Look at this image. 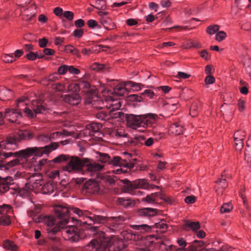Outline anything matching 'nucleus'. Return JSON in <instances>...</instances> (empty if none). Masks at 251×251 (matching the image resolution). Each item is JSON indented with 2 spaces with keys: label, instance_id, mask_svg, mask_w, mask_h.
<instances>
[{
  "label": "nucleus",
  "instance_id": "nucleus-1",
  "mask_svg": "<svg viewBox=\"0 0 251 251\" xmlns=\"http://www.w3.org/2000/svg\"><path fill=\"white\" fill-rule=\"evenodd\" d=\"M126 86L134 88L135 90L140 89L138 84L129 81L118 84L113 90H109L106 88L104 83L99 82V86L97 89H91L85 91L86 101L92 104L97 109L106 107L110 112L117 110L121 107V102L117 97L118 96H124L127 94Z\"/></svg>",
  "mask_w": 251,
  "mask_h": 251
},
{
  "label": "nucleus",
  "instance_id": "nucleus-2",
  "mask_svg": "<svg viewBox=\"0 0 251 251\" xmlns=\"http://www.w3.org/2000/svg\"><path fill=\"white\" fill-rule=\"evenodd\" d=\"M123 245L122 240L109 239L104 232L100 231L97 233L96 239L92 240L85 248L92 251H104L106 248L109 251H121Z\"/></svg>",
  "mask_w": 251,
  "mask_h": 251
},
{
  "label": "nucleus",
  "instance_id": "nucleus-3",
  "mask_svg": "<svg viewBox=\"0 0 251 251\" xmlns=\"http://www.w3.org/2000/svg\"><path fill=\"white\" fill-rule=\"evenodd\" d=\"M103 166L92 163L88 158L81 160L78 157H72L69 163L63 166L62 169L68 172H78L85 170V174L88 176H98V172L101 171Z\"/></svg>",
  "mask_w": 251,
  "mask_h": 251
},
{
  "label": "nucleus",
  "instance_id": "nucleus-4",
  "mask_svg": "<svg viewBox=\"0 0 251 251\" xmlns=\"http://www.w3.org/2000/svg\"><path fill=\"white\" fill-rule=\"evenodd\" d=\"M55 214L59 219L56 226L53 228H49L48 232L56 233L60 228H63L69 222L70 217V210L66 205H58L54 208Z\"/></svg>",
  "mask_w": 251,
  "mask_h": 251
},
{
  "label": "nucleus",
  "instance_id": "nucleus-5",
  "mask_svg": "<svg viewBox=\"0 0 251 251\" xmlns=\"http://www.w3.org/2000/svg\"><path fill=\"white\" fill-rule=\"evenodd\" d=\"M58 147V144L53 143L50 145L44 147H32L22 150L19 151L20 156L24 158L31 156L35 155L38 156H41L44 154H48L51 151L55 150Z\"/></svg>",
  "mask_w": 251,
  "mask_h": 251
},
{
  "label": "nucleus",
  "instance_id": "nucleus-6",
  "mask_svg": "<svg viewBox=\"0 0 251 251\" xmlns=\"http://www.w3.org/2000/svg\"><path fill=\"white\" fill-rule=\"evenodd\" d=\"M62 234L66 240H69L72 242H77L79 238H82L85 237L86 234H88L89 230L85 231L84 235L81 233V231L78 230L77 228L74 226H68L62 228Z\"/></svg>",
  "mask_w": 251,
  "mask_h": 251
},
{
  "label": "nucleus",
  "instance_id": "nucleus-7",
  "mask_svg": "<svg viewBox=\"0 0 251 251\" xmlns=\"http://www.w3.org/2000/svg\"><path fill=\"white\" fill-rule=\"evenodd\" d=\"M125 184L126 185L127 188L126 189V192L131 194L132 195H141L142 192L140 191L137 190L133 192L134 189H148L150 188V185L147 181L145 179H137L134 181L131 182L128 180L125 179L124 180Z\"/></svg>",
  "mask_w": 251,
  "mask_h": 251
},
{
  "label": "nucleus",
  "instance_id": "nucleus-8",
  "mask_svg": "<svg viewBox=\"0 0 251 251\" xmlns=\"http://www.w3.org/2000/svg\"><path fill=\"white\" fill-rule=\"evenodd\" d=\"M45 110L44 103L41 100H33L32 103L23 109L25 115L29 118H34L37 114L41 113Z\"/></svg>",
  "mask_w": 251,
  "mask_h": 251
},
{
  "label": "nucleus",
  "instance_id": "nucleus-9",
  "mask_svg": "<svg viewBox=\"0 0 251 251\" xmlns=\"http://www.w3.org/2000/svg\"><path fill=\"white\" fill-rule=\"evenodd\" d=\"M113 163L116 166L112 172L115 174H121L127 172V169L133 168V163H128L127 162H124L121 157H115L113 159Z\"/></svg>",
  "mask_w": 251,
  "mask_h": 251
},
{
  "label": "nucleus",
  "instance_id": "nucleus-10",
  "mask_svg": "<svg viewBox=\"0 0 251 251\" xmlns=\"http://www.w3.org/2000/svg\"><path fill=\"white\" fill-rule=\"evenodd\" d=\"M72 210L79 217L85 218L87 220L84 223L91 225L95 223H101L104 221V218L100 216H88L87 211L83 212L78 208H72Z\"/></svg>",
  "mask_w": 251,
  "mask_h": 251
},
{
  "label": "nucleus",
  "instance_id": "nucleus-11",
  "mask_svg": "<svg viewBox=\"0 0 251 251\" xmlns=\"http://www.w3.org/2000/svg\"><path fill=\"white\" fill-rule=\"evenodd\" d=\"M4 116L8 121L16 124H20L23 118L21 112L14 108H6Z\"/></svg>",
  "mask_w": 251,
  "mask_h": 251
},
{
  "label": "nucleus",
  "instance_id": "nucleus-12",
  "mask_svg": "<svg viewBox=\"0 0 251 251\" xmlns=\"http://www.w3.org/2000/svg\"><path fill=\"white\" fill-rule=\"evenodd\" d=\"M43 183L42 177L40 175H33L29 178L28 182L26 184V187L31 191L37 193L40 192L38 189Z\"/></svg>",
  "mask_w": 251,
  "mask_h": 251
},
{
  "label": "nucleus",
  "instance_id": "nucleus-13",
  "mask_svg": "<svg viewBox=\"0 0 251 251\" xmlns=\"http://www.w3.org/2000/svg\"><path fill=\"white\" fill-rule=\"evenodd\" d=\"M142 118V115H128L126 117L127 126L134 129L143 127Z\"/></svg>",
  "mask_w": 251,
  "mask_h": 251
},
{
  "label": "nucleus",
  "instance_id": "nucleus-14",
  "mask_svg": "<svg viewBox=\"0 0 251 251\" xmlns=\"http://www.w3.org/2000/svg\"><path fill=\"white\" fill-rule=\"evenodd\" d=\"M98 173V176L95 175L93 176L95 179L90 178L88 181H87L85 185L84 188L86 190V192L90 194H96L99 191V185L98 184V178L99 176V172Z\"/></svg>",
  "mask_w": 251,
  "mask_h": 251
},
{
  "label": "nucleus",
  "instance_id": "nucleus-15",
  "mask_svg": "<svg viewBox=\"0 0 251 251\" xmlns=\"http://www.w3.org/2000/svg\"><path fill=\"white\" fill-rule=\"evenodd\" d=\"M143 115V127L147 128L153 127L156 123L158 117L157 115L149 113Z\"/></svg>",
  "mask_w": 251,
  "mask_h": 251
},
{
  "label": "nucleus",
  "instance_id": "nucleus-16",
  "mask_svg": "<svg viewBox=\"0 0 251 251\" xmlns=\"http://www.w3.org/2000/svg\"><path fill=\"white\" fill-rule=\"evenodd\" d=\"M73 92V93L62 96L63 101L70 105H76L78 104L81 101L80 97L77 92L73 91H71L70 92Z\"/></svg>",
  "mask_w": 251,
  "mask_h": 251
},
{
  "label": "nucleus",
  "instance_id": "nucleus-17",
  "mask_svg": "<svg viewBox=\"0 0 251 251\" xmlns=\"http://www.w3.org/2000/svg\"><path fill=\"white\" fill-rule=\"evenodd\" d=\"M90 87V83L84 80L80 81L78 84H71L68 86V90L69 92L73 91L77 92L79 89H88Z\"/></svg>",
  "mask_w": 251,
  "mask_h": 251
},
{
  "label": "nucleus",
  "instance_id": "nucleus-18",
  "mask_svg": "<svg viewBox=\"0 0 251 251\" xmlns=\"http://www.w3.org/2000/svg\"><path fill=\"white\" fill-rule=\"evenodd\" d=\"M12 177L1 178L0 177V193H4L9 190V185L13 183Z\"/></svg>",
  "mask_w": 251,
  "mask_h": 251
},
{
  "label": "nucleus",
  "instance_id": "nucleus-19",
  "mask_svg": "<svg viewBox=\"0 0 251 251\" xmlns=\"http://www.w3.org/2000/svg\"><path fill=\"white\" fill-rule=\"evenodd\" d=\"M100 23L106 30H111L116 28L117 26L113 20L109 17L100 21Z\"/></svg>",
  "mask_w": 251,
  "mask_h": 251
},
{
  "label": "nucleus",
  "instance_id": "nucleus-20",
  "mask_svg": "<svg viewBox=\"0 0 251 251\" xmlns=\"http://www.w3.org/2000/svg\"><path fill=\"white\" fill-rule=\"evenodd\" d=\"M43 222L48 226L47 229V232L49 233V236L53 235L55 233L48 232L49 228H53L56 225L54 226L55 223V219L53 216L47 215L43 218Z\"/></svg>",
  "mask_w": 251,
  "mask_h": 251
},
{
  "label": "nucleus",
  "instance_id": "nucleus-21",
  "mask_svg": "<svg viewBox=\"0 0 251 251\" xmlns=\"http://www.w3.org/2000/svg\"><path fill=\"white\" fill-rule=\"evenodd\" d=\"M184 127L181 122L174 123L169 127V132L174 135H180L183 133Z\"/></svg>",
  "mask_w": 251,
  "mask_h": 251
},
{
  "label": "nucleus",
  "instance_id": "nucleus-22",
  "mask_svg": "<svg viewBox=\"0 0 251 251\" xmlns=\"http://www.w3.org/2000/svg\"><path fill=\"white\" fill-rule=\"evenodd\" d=\"M56 184L53 181H49L45 183L40 190V192L44 194H50L56 189Z\"/></svg>",
  "mask_w": 251,
  "mask_h": 251
},
{
  "label": "nucleus",
  "instance_id": "nucleus-23",
  "mask_svg": "<svg viewBox=\"0 0 251 251\" xmlns=\"http://www.w3.org/2000/svg\"><path fill=\"white\" fill-rule=\"evenodd\" d=\"M18 135L19 136V139H17L15 138H12V137H10L9 138L11 139V141L15 140L16 141V143L19 141L20 140H27L31 139L33 137V134L27 130H19L18 132ZM17 145V144H16Z\"/></svg>",
  "mask_w": 251,
  "mask_h": 251
},
{
  "label": "nucleus",
  "instance_id": "nucleus-24",
  "mask_svg": "<svg viewBox=\"0 0 251 251\" xmlns=\"http://www.w3.org/2000/svg\"><path fill=\"white\" fill-rule=\"evenodd\" d=\"M121 235L123 237L124 240L126 241H138L141 239V236L137 235L135 233L129 232L127 230H124L121 232Z\"/></svg>",
  "mask_w": 251,
  "mask_h": 251
},
{
  "label": "nucleus",
  "instance_id": "nucleus-25",
  "mask_svg": "<svg viewBox=\"0 0 251 251\" xmlns=\"http://www.w3.org/2000/svg\"><path fill=\"white\" fill-rule=\"evenodd\" d=\"M0 148L8 150H14L17 148L16 141H11L10 138H7L5 141L0 142Z\"/></svg>",
  "mask_w": 251,
  "mask_h": 251
},
{
  "label": "nucleus",
  "instance_id": "nucleus-26",
  "mask_svg": "<svg viewBox=\"0 0 251 251\" xmlns=\"http://www.w3.org/2000/svg\"><path fill=\"white\" fill-rule=\"evenodd\" d=\"M138 214L141 216L153 217L157 214L156 209L151 208H144L139 209Z\"/></svg>",
  "mask_w": 251,
  "mask_h": 251
},
{
  "label": "nucleus",
  "instance_id": "nucleus-27",
  "mask_svg": "<svg viewBox=\"0 0 251 251\" xmlns=\"http://www.w3.org/2000/svg\"><path fill=\"white\" fill-rule=\"evenodd\" d=\"M117 202L118 204L122 205L125 208L133 207L135 204V202L134 200L123 198H119L117 201Z\"/></svg>",
  "mask_w": 251,
  "mask_h": 251
},
{
  "label": "nucleus",
  "instance_id": "nucleus-28",
  "mask_svg": "<svg viewBox=\"0 0 251 251\" xmlns=\"http://www.w3.org/2000/svg\"><path fill=\"white\" fill-rule=\"evenodd\" d=\"M227 186V184L225 178H219L216 181V184L215 186L216 191L219 195L222 194L223 190L225 189Z\"/></svg>",
  "mask_w": 251,
  "mask_h": 251
},
{
  "label": "nucleus",
  "instance_id": "nucleus-29",
  "mask_svg": "<svg viewBox=\"0 0 251 251\" xmlns=\"http://www.w3.org/2000/svg\"><path fill=\"white\" fill-rule=\"evenodd\" d=\"M244 6L242 4L241 0H234V5L231 8V13L236 15L240 11L243 10Z\"/></svg>",
  "mask_w": 251,
  "mask_h": 251
},
{
  "label": "nucleus",
  "instance_id": "nucleus-30",
  "mask_svg": "<svg viewBox=\"0 0 251 251\" xmlns=\"http://www.w3.org/2000/svg\"><path fill=\"white\" fill-rule=\"evenodd\" d=\"M27 101H28V100L26 97H23L17 100L15 104L16 109L21 112V110H23V108L28 105Z\"/></svg>",
  "mask_w": 251,
  "mask_h": 251
},
{
  "label": "nucleus",
  "instance_id": "nucleus-31",
  "mask_svg": "<svg viewBox=\"0 0 251 251\" xmlns=\"http://www.w3.org/2000/svg\"><path fill=\"white\" fill-rule=\"evenodd\" d=\"M132 228L139 231L142 233H145L147 232L151 231L152 229V226H150L146 224L143 225H134L131 226Z\"/></svg>",
  "mask_w": 251,
  "mask_h": 251
},
{
  "label": "nucleus",
  "instance_id": "nucleus-32",
  "mask_svg": "<svg viewBox=\"0 0 251 251\" xmlns=\"http://www.w3.org/2000/svg\"><path fill=\"white\" fill-rule=\"evenodd\" d=\"M167 228L168 226L164 221L155 223L152 226V229H155L156 231L159 233H164L166 232Z\"/></svg>",
  "mask_w": 251,
  "mask_h": 251
},
{
  "label": "nucleus",
  "instance_id": "nucleus-33",
  "mask_svg": "<svg viewBox=\"0 0 251 251\" xmlns=\"http://www.w3.org/2000/svg\"><path fill=\"white\" fill-rule=\"evenodd\" d=\"M13 211L10 205L3 204L0 206V216H12Z\"/></svg>",
  "mask_w": 251,
  "mask_h": 251
},
{
  "label": "nucleus",
  "instance_id": "nucleus-34",
  "mask_svg": "<svg viewBox=\"0 0 251 251\" xmlns=\"http://www.w3.org/2000/svg\"><path fill=\"white\" fill-rule=\"evenodd\" d=\"M61 135V133L60 132H55L51 134L50 137H48V136L46 135H40L38 136V139L39 141L42 142H49L51 139H53L55 137L60 136Z\"/></svg>",
  "mask_w": 251,
  "mask_h": 251
},
{
  "label": "nucleus",
  "instance_id": "nucleus-35",
  "mask_svg": "<svg viewBox=\"0 0 251 251\" xmlns=\"http://www.w3.org/2000/svg\"><path fill=\"white\" fill-rule=\"evenodd\" d=\"M12 95V92L8 89L2 88L0 89V97L4 100H9Z\"/></svg>",
  "mask_w": 251,
  "mask_h": 251
},
{
  "label": "nucleus",
  "instance_id": "nucleus-36",
  "mask_svg": "<svg viewBox=\"0 0 251 251\" xmlns=\"http://www.w3.org/2000/svg\"><path fill=\"white\" fill-rule=\"evenodd\" d=\"M200 227V225L199 222L187 221L184 225V228L185 229H190L194 231H197Z\"/></svg>",
  "mask_w": 251,
  "mask_h": 251
},
{
  "label": "nucleus",
  "instance_id": "nucleus-37",
  "mask_svg": "<svg viewBox=\"0 0 251 251\" xmlns=\"http://www.w3.org/2000/svg\"><path fill=\"white\" fill-rule=\"evenodd\" d=\"M65 51L67 53H71L76 55L77 57H80L79 50L71 45H66L64 48Z\"/></svg>",
  "mask_w": 251,
  "mask_h": 251
},
{
  "label": "nucleus",
  "instance_id": "nucleus-38",
  "mask_svg": "<svg viewBox=\"0 0 251 251\" xmlns=\"http://www.w3.org/2000/svg\"><path fill=\"white\" fill-rule=\"evenodd\" d=\"M34 161V158H33L32 159L31 163L34 165L35 168L34 169L35 170H39L42 169V168L45 165L47 162H48V160L47 159H42L40 160L39 161L36 162L35 161V163L36 164H34L33 163Z\"/></svg>",
  "mask_w": 251,
  "mask_h": 251
},
{
  "label": "nucleus",
  "instance_id": "nucleus-39",
  "mask_svg": "<svg viewBox=\"0 0 251 251\" xmlns=\"http://www.w3.org/2000/svg\"><path fill=\"white\" fill-rule=\"evenodd\" d=\"M203 245V242L201 241L195 240L192 245L189 246L187 251H197V248L195 246L201 247ZM179 251H187L185 249H180Z\"/></svg>",
  "mask_w": 251,
  "mask_h": 251
},
{
  "label": "nucleus",
  "instance_id": "nucleus-40",
  "mask_svg": "<svg viewBox=\"0 0 251 251\" xmlns=\"http://www.w3.org/2000/svg\"><path fill=\"white\" fill-rule=\"evenodd\" d=\"M220 27L217 25H210L208 26L206 30L207 34L210 35H212L216 34L219 31Z\"/></svg>",
  "mask_w": 251,
  "mask_h": 251
},
{
  "label": "nucleus",
  "instance_id": "nucleus-41",
  "mask_svg": "<svg viewBox=\"0 0 251 251\" xmlns=\"http://www.w3.org/2000/svg\"><path fill=\"white\" fill-rule=\"evenodd\" d=\"M172 248V245L169 241H163L159 245V248L162 251H170Z\"/></svg>",
  "mask_w": 251,
  "mask_h": 251
},
{
  "label": "nucleus",
  "instance_id": "nucleus-42",
  "mask_svg": "<svg viewBox=\"0 0 251 251\" xmlns=\"http://www.w3.org/2000/svg\"><path fill=\"white\" fill-rule=\"evenodd\" d=\"M3 246L7 250L16 251L17 249V247L14 244V243L9 240L4 241L3 243Z\"/></svg>",
  "mask_w": 251,
  "mask_h": 251
},
{
  "label": "nucleus",
  "instance_id": "nucleus-43",
  "mask_svg": "<svg viewBox=\"0 0 251 251\" xmlns=\"http://www.w3.org/2000/svg\"><path fill=\"white\" fill-rule=\"evenodd\" d=\"M245 133L242 130H238L234 133V141H243L245 137Z\"/></svg>",
  "mask_w": 251,
  "mask_h": 251
},
{
  "label": "nucleus",
  "instance_id": "nucleus-44",
  "mask_svg": "<svg viewBox=\"0 0 251 251\" xmlns=\"http://www.w3.org/2000/svg\"><path fill=\"white\" fill-rule=\"evenodd\" d=\"M12 216H0V224L2 226L9 225L11 222V217Z\"/></svg>",
  "mask_w": 251,
  "mask_h": 251
},
{
  "label": "nucleus",
  "instance_id": "nucleus-45",
  "mask_svg": "<svg viewBox=\"0 0 251 251\" xmlns=\"http://www.w3.org/2000/svg\"><path fill=\"white\" fill-rule=\"evenodd\" d=\"M100 127V124L97 123H92L90 125H87L86 130H90L91 131L95 132L98 131Z\"/></svg>",
  "mask_w": 251,
  "mask_h": 251
},
{
  "label": "nucleus",
  "instance_id": "nucleus-46",
  "mask_svg": "<svg viewBox=\"0 0 251 251\" xmlns=\"http://www.w3.org/2000/svg\"><path fill=\"white\" fill-rule=\"evenodd\" d=\"M227 35L226 32L224 31H218L215 35V40L221 42L224 41Z\"/></svg>",
  "mask_w": 251,
  "mask_h": 251
},
{
  "label": "nucleus",
  "instance_id": "nucleus-47",
  "mask_svg": "<svg viewBox=\"0 0 251 251\" xmlns=\"http://www.w3.org/2000/svg\"><path fill=\"white\" fill-rule=\"evenodd\" d=\"M233 209V206L230 203H224L221 208V212L222 213H225L229 212Z\"/></svg>",
  "mask_w": 251,
  "mask_h": 251
},
{
  "label": "nucleus",
  "instance_id": "nucleus-48",
  "mask_svg": "<svg viewBox=\"0 0 251 251\" xmlns=\"http://www.w3.org/2000/svg\"><path fill=\"white\" fill-rule=\"evenodd\" d=\"M30 9H31V10H33L34 11H32V12H31L29 14H28L27 13L28 10H27L25 11V13L23 14L24 16H27L26 18H25V17L24 18L25 20H30V19L33 18L35 15V10L36 9V6L35 5L33 4L30 6Z\"/></svg>",
  "mask_w": 251,
  "mask_h": 251
},
{
  "label": "nucleus",
  "instance_id": "nucleus-49",
  "mask_svg": "<svg viewBox=\"0 0 251 251\" xmlns=\"http://www.w3.org/2000/svg\"><path fill=\"white\" fill-rule=\"evenodd\" d=\"M158 195L157 193H152L150 195H147L146 197L144 199V201L148 203H153L157 200L156 196Z\"/></svg>",
  "mask_w": 251,
  "mask_h": 251
},
{
  "label": "nucleus",
  "instance_id": "nucleus-50",
  "mask_svg": "<svg viewBox=\"0 0 251 251\" xmlns=\"http://www.w3.org/2000/svg\"><path fill=\"white\" fill-rule=\"evenodd\" d=\"M99 161L101 162L102 164L101 165H103V167H104V164H103V163H106V162H108L109 160V157L108 155L106 153H99ZM97 164H98V163H97ZM99 165H100V164H99ZM103 168H102V169Z\"/></svg>",
  "mask_w": 251,
  "mask_h": 251
},
{
  "label": "nucleus",
  "instance_id": "nucleus-51",
  "mask_svg": "<svg viewBox=\"0 0 251 251\" xmlns=\"http://www.w3.org/2000/svg\"><path fill=\"white\" fill-rule=\"evenodd\" d=\"M96 8L99 10H104L106 8L105 2L104 0H96Z\"/></svg>",
  "mask_w": 251,
  "mask_h": 251
},
{
  "label": "nucleus",
  "instance_id": "nucleus-52",
  "mask_svg": "<svg viewBox=\"0 0 251 251\" xmlns=\"http://www.w3.org/2000/svg\"><path fill=\"white\" fill-rule=\"evenodd\" d=\"M2 60L6 63H11L15 60L12 55L8 54H3L1 55Z\"/></svg>",
  "mask_w": 251,
  "mask_h": 251
},
{
  "label": "nucleus",
  "instance_id": "nucleus-53",
  "mask_svg": "<svg viewBox=\"0 0 251 251\" xmlns=\"http://www.w3.org/2000/svg\"><path fill=\"white\" fill-rule=\"evenodd\" d=\"M112 135L117 138H121L126 136V134L122 129L115 130L112 132Z\"/></svg>",
  "mask_w": 251,
  "mask_h": 251
},
{
  "label": "nucleus",
  "instance_id": "nucleus-54",
  "mask_svg": "<svg viewBox=\"0 0 251 251\" xmlns=\"http://www.w3.org/2000/svg\"><path fill=\"white\" fill-rule=\"evenodd\" d=\"M49 237L52 240L57 241L56 245H53L52 246V250L53 251H61V244L58 241V240L56 237H52L51 236H49Z\"/></svg>",
  "mask_w": 251,
  "mask_h": 251
},
{
  "label": "nucleus",
  "instance_id": "nucleus-55",
  "mask_svg": "<svg viewBox=\"0 0 251 251\" xmlns=\"http://www.w3.org/2000/svg\"><path fill=\"white\" fill-rule=\"evenodd\" d=\"M190 76L191 75L190 74L182 72H178L177 74L174 75L175 77L178 79H187L189 78Z\"/></svg>",
  "mask_w": 251,
  "mask_h": 251
},
{
  "label": "nucleus",
  "instance_id": "nucleus-56",
  "mask_svg": "<svg viewBox=\"0 0 251 251\" xmlns=\"http://www.w3.org/2000/svg\"><path fill=\"white\" fill-rule=\"evenodd\" d=\"M240 83L245 85L239 88L240 92L243 95H247L249 92L247 84L243 81H240Z\"/></svg>",
  "mask_w": 251,
  "mask_h": 251
},
{
  "label": "nucleus",
  "instance_id": "nucleus-57",
  "mask_svg": "<svg viewBox=\"0 0 251 251\" xmlns=\"http://www.w3.org/2000/svg\"><path fill=\"white\" fill-rule=\"evenodd\" d=\"M168 104L170 106V108L175 110L176 109L178 105V100L177 99H173L170 100L168 102Z\"/></svg>",
  "mask_w": 251,
  "mask_h": 251
},
{
  "label": "nucleus",
  "instance_id": "nucleus-58",
  "mask_svg": "<svg viewBox=\"0 0 251 251\" xmlns=\"http://www.w3.org/2000/svg\"><path fill=\"white\" fill-rule=\"evenodd\" d=\"M88 25L89 27L92 28H100V26L98 24V22L94 20H90L87 22Z\"/></svg>",
  "mask_w": 251,
  "mask_h": 251
},
{
  "label": "nucleus",
  "instance_id": "nucleus-59",
  "mask_svg": "<svg viewBox=\"0 0 251 251\" xmlns=\"http://www.w3.org/2000/svg\"><path fill=\"white\" fill-rule=\"evenodd\" d=\"M241 28L244 30L251 32V24L250 22L243 23L241 25Z\"/></svg>",
  "mask_w": 251,
  "mask_h": 251
},
{
  "label": "nucleus",
  "instance_id": "nucleus-60",
  "mask_svg": "<svg viewBox=\"0 0 251 251\" xmlns=\"http://www.w3.org/2000/svg\"><path fill=\"white\" fill-rule=\"evenodd\" d=\"M215 81V78L211 75H208L204 79V82L206 85L213 84Z\"/></svg>",
  "mask_w": 251,
  "mask_h": 251
},
{
  "label": "nucleus",
  "instance_id": "nucleus-61",
  "mask_svg": "<svg viewBox=\"0 0 251 251\" xmlns=\"http://www.w3.org/2000/svg\"><path fill=\"white\" fill-rule=\"evenodd\" d=\"M68 71V66L63 65L60 66L58 69V72L60 75H64Z\"/></svg>",
  "mask_w": 251,
  "mask_h": 251
},
{
  "label": "nucleus",
  "instance_id": "nucleus-62",
  "mask_svg": "<svg viewBox=\"0 0 251 251\" xmlns=\"http://www.w3.org/2000/svg\"><path fill=\"white\" fill-rule=\"evenodd\" d=\"M68 159V157L63 154H61L59 155L58 156L55 157L53 160V162L54 163H60L63 161L66 160Z\"/></svg>",
  "mask_w": 251,
  "mask_h": 251
},
{
  "label": "nucleus",
  "instance_id": "nucleus-63",
  "mask_svg": "<svg viewBox=\"0 0 251 251\" xmlns=\"http://www.w3.org/2000/svg\"><path fill=\"white\" fill-rule=\"evenodd\" d=\"M104 67V65L102 64H100L98 62H95L91 66L92 70L99 71L102 69Z\"/></svg>",
  "mask_w": 251,
  "mask_h": 251
},
{
  "label": "nucleus",
  "instance_id": "nucleus-64",
  "mask_svg": "<svg viewBox=\"0 0 251 251\" xmlns=\"http://www.w3.org/2000/svg\"><path fill=\"white\" fill-rule=\"evenodd\" d=\"M234 141V147L237 151H240L243 148L244 141Z\"/></svg>",
  "mask_w": 251,
  "mask_h": 251
}]
</instances>
